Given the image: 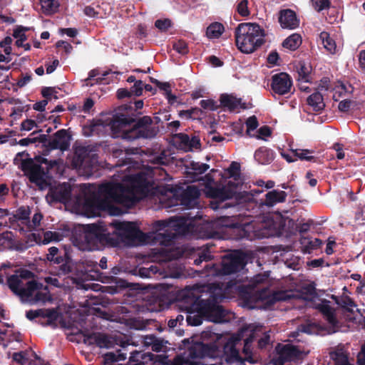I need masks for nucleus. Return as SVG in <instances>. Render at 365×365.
Returning a JSON list of instances; mask_svg holds the SVG:
<instances>
[{"label": "nucleus", "instance_id": "nucleus-1", "mask_svg": "<svg viewBox=\"0 0 365 365\" xmlns=\"http://www.w3.org/2000/svg\"><path fill=\"white\" fill-rule=\"evenodd\" d=\"M112 137L120 138L128 142L138 139H152L158 133L159 129L153 125L150 116L140 118L115 113L110 123Z\"/></svg>", "mask_w": 365, "mask_h": 365}, {"label": "nucleus", "instance_id": "nucleus-2", "mask_svg": "<svg viewBox=\"0 0 365 365\" xmlns=\"http://www.w3.org/2000/svg\"><path fill=\"white\" fill-rule=\"evenodd\" d=\"M81 194L76 197V202L82 206L88 217L101 215L102 212L113 207V202L120 203L116 192L121 187L113 182L101 184L96 190L90 184H82Z\"/></svg>", "mask_w": 365, "mask_h": 365}, {"label": "nucleus", "instance_id": "nucleus-3", "mask_svg": "<svg viewBox=\"0 0 365 365\" xmlns=\"http://www.w3.org/2000/svg\"><path fill=\"white\" fill-rule=\"evenodd\" d=\"M111 225L104 222L83 225V232L79 235L82 249L93 251L102 250L106 246H117V237L112 232Z\"/></svg>", "mask_w": 365, "mask_h": 365}, {"label": "nucleus", "instance_id": "nucleus-4", "mask_svg": "<svg viewBox=\"0 0 365 365\" xmlns=\"http://www.w3.org/2000/svg\"><path fill=\"white\" fill-rule=\"evenodd\" d=\"M193 220L190 213H185L170 217L168 220H158L155 222L156 230L155 240L164 246L171 245L178 234H185L189 229L188 221Z\"/></svg>", "mask_w": 365, "mask_h": 365}, {"label": "nucleus", "instance_id": "nucleus-5", "mask_svg": "<svg viewBox=\"0 0 365 365\" xmlns=\"http://www.w3.org/2000/svg\"><path fill=\"white\" fill-rule=\"evenodd\" d=\"M264 30L257 23H241L235 31L236 46L244 53L257 51L264 43Z\"/></svg>", "mask_w": 365, "mask_h": 365}, {"label": "nucleus", "instance_id": "nucleus-6", "mask_svg": "<svg viewBox=\"0 0 365 365\" xmlns=\"http://www.w3.org/2000/svg\"><path fill=\"white\" fill-rule=\"evenodd\" d=\"M214 287L215 289H217L215 284H212L207 299L196 297L192 304L195 311L204 316L206 320L219 323L225 321V310L219 304L224 297L222 293H215V290H212Z\"/></svg>", "mask_w": 365, "mask_h": 365}, {"label": "nucleus", "instance_id": "nucleus-7", "mask_svg": "<svg viewBox=\"0 0 365 365\" xmlns=\"http://www.w3.org/2000/svg\"><path fill=\"white\" fill-rule=\"evenodd\" d=\"M129 185L113 182L121 187L120 191L116 192L119 197L120 204L127 207L134 205L138 199L136 192H144L148 187V181L143 173H139L128 177Z\"/></svg>", "mask_w": 365, "mask_h": 365}, {"label": "nucleus", "instance_id": "nucleus-8", "mask_svg": "<svg viewBox=\"0 0 365 365\" xmlns=\"http://www.w3.org/2000/svg\"><path fill=\"white\" fill-rule=\"evenodd\" d=\"M34 277V273L28 269H22L19 274H12L7 279V284L9 289L21 298L29 299L34 295V291L41 289L43 284L34 279L26 283L24 280L30 279Z\"/></svg>", "mask_w": 365, "mask_h": 365}, {"label": "nucleus", "instance_id": "nucleus-9", "mask_svg": "<svg viewBox=\"0 0 365 365\" xmlns=\"http://www.w3.org/2000/svg\"><path fill=\"white\" fill-rule=\"evenodd\" d=\"M113 235L116 236L118 245L123 242L129 245L145 243L147 235L133 222L111 223Z\"/></svg>", "mask_w": 365, "mask_h": 365}, {"label": "nucleus", "instance_id": "nucleus-10", "mask_svg": "<svg viewBox=\"0 0 365 365\" xmlns=\"http://www.w3.org/2000/svg\"><path fill=\"white\" fill-rule=\"evenodd\" d=\"M245 264V254L235 250L222 258L221 264L215 267V274L223 276L234 274L242 270Z\"/></svg>", "mask_w": 365, "mask_h": 365}, {"label": "nucleus", "instance_id": "nucleus-11", "mask_svg": "<svg viewBox=\"0 0 365 365\" xmlns=\"http://www.w3.org/2000/svg\"><path fill=\"white\" fill-rule=\"evenodd\" d=\"M248 331V327H243L237 333L233 334L229 337L223 346V353L227 363H233L235 361L242 364L243 358L240 355L237 346L241 342L245 336V332Z\"/></svg>", "mask_w": 365, "mask_h": 365}, {"label": "nucleus", "instance_id": "nucleus-12", "mask_svg": "<svg viewBox=\"0 0 365 365\" xmlns=\"http://www.w3.org/2000/svg\"><path fill=\"white\" fill-rule=\"evenodd\" d=\"M241 185L239 182L229 181L222 187H210L207 188V195L221 202L228 199L238 198L241 195L238 192V187Z\"/></svg>", "mask_w": 365, "mask_h": 365}, {"label": "nucleus", "instance_id": "nucleus-13", "mask_svg": "<svg viewBox=\"0 0 365 365\" xmlns=\"http://www.w3.org/2000/svg\"><path fill=\"white\" fill-rule=\"evenodd\" d=\"M21 170L28 175L31 182L41 189L47 185L45 180L46 172L40 164L35 163L33 159L27 158L26 160H22Z\"/></svg>", "mask_w": 365, "mask_h": 365}, {"label": "nucleus", "instance_id": "nucleus-14", "mask_svg": "<svg viewBox=\"0 0 365 365\" xmlns=\"http://www.w3.org/2000/svg\"><path fill=\"white\" fill-rule=\"evenodd\" d=\"M270 87L274 95L284 96L291 92L292 79L287 73H276L271 78Z\"/></svg>", "mask_w": 365, "mask_h": 365}, {"label": "nucleus", "instance_id": "nucleus-15", "mask_svg": "<svg viewBox=\"0 0 365 365\" xmlns=\"http://www.w3.org/2000/svg\"><path fill=\"white\" fill-rule=\"evenodd\" d=\"M232 238L236 240L247 239L252 240L257 235L253 230V225L250 223H233L227 226Z\"/></svg>", "mask_w": 365, "mask_h": 365}, {"label": "nucleus", "instance_id": "nucleus-16", "mask_svg": "<svg viewBox=\"0 0 365 365\" xmlns=\"http://www.w3.org/2000/svg\"><path fill=\"white\" fill-rule=\"evenodd\" d=\"M71 185L68 182H63L51 188L49 195L52 201L66 204L71 199Z\"/></svg>", "mask_w": 365, "mask_h": 365}, {"label": "nucleus", "instance_id": "nucleus-17", "mask_svg": "<svg viewBox=\"0 0 365 365\" xmlns=\"http://www.w3.org/2000/svg\"><path fill=\"white\" fill-rule=\"evenodd\" d=\"M278 20L282 29L292 30L299 26V19L297 18L295 11L290 9L280 10Z\"/></svg>", "mask_w": 365, "mask_h": 365}, {"label": "nucleus", "instance_id": "nucleus-18", "mask_svg": "<svg viewBox=\"0 0 365 365\" xmlns=\"http://www.w3.org/2000/svg\"><path fill=\"white\" fill-rule=\"evenodd\" d=\"M200 195V190L195 185H188L180 195V203L181 205L190 209L196 203V200L199 198Z\"/></svg>", "mask_w": 365, "mask_h": 365}, {"label": "nucleus", "instance_id": "nucleus-19", "mask_svg": "<svg viewBox=\"0 0 365 365\" xmlns=\"http://www.w3.org/2000/svg\"><path fill=\"white\" fill-rule=\"evenodd\" d=\"M57 312L54 309H38L36 310L30 309L26 312V317L32 321L38 317L47 319L46 324H51L57 319Z\"/></svg>", "mask_w": 365, "mask_h": 365}, {"label": "nucleus", "instance_id": "nucleus-20", "mask_svg": "<svg viewBox=\"0 0 365 365\" xmlns=\"http://www.w3.org/2000/svg\"><path fill=\"white\" fill-rule=\"evenodd\" d=\"M92 148L90 146H78L75 149L73 163L76 167L86 166L90 162Z\"/></svg>", "mask_w": 365, "mask_h": 365}, {"label": "nucleus", "instance_id": "nucleus-21", "mask_svg": "<svg viewBox=\"0 0 365 365\" xmlns=\"http://www.w3.org/2000/svg\"><path fill=\"white\" fill-rule=\"evenodd\" d=\"M56 264H59L57 275L65 276L72 272L71 258L69 255L64 252L63 256H56L53 259L48 260Z\"/></svg>", "mask_w": 365, "mask_h": 365}, {"label": "nucleus", "instance_id": "nucleus-22", "mask_svg": "<svg viewBox=\"0 0 365 365\" xmlns=\"http://www.w3.org/2000/svg\"><path fill=\"white\" fill-rule=\"evenodd\" d=\"M258 298L261 300H266V304L268 305H273L277 302L285 301L287 294L284 292L270 293L269 288H263L259 291Z\"/></svg>", "mask_w": 365, "mask_h": 365}, {"label": "nucleus", "instance_id": "nucleus-23", "mask_svg": "<svg viewBox=\"0 0 365 365\" xmlns=\"http://www.w3.org/2000/svg\"><path fill=\"white\" fill-rule=\"evenodd\" d=\"M277 349L278 354H281L287 361L300 359L303 353L297 346L290 344L282 345L279 349L277 347Z\"/></svg>", "mask_w": 365, "mask_h": 365}, {"label": "nucleus", "instance_id": "nucleus-24", "mask_svg": "<svg viewBox=\"0 0 365 365\" xmlns=\"http://www.w3.org/2000/svg\"><path fill=\"white\" fill-rule=\"evenodd\" d=\"M254 158L261 165L270 164L274 159V152L265 146H262L255 152Z\"/></svg>", "mask_w": 365, "mask_h": 365}, {"label": "nucleus", "instance_id": "nucleus-25", "mask_svg": "<svg viewBox=\"0 0 365 365\" xmlns=\"http://www.w3.org/2000/svg\"><path fill=\"white\" fill-rule=\"evenodd\" d=\"M317 309L329 324L332 326L337 324L338 321L335 315V310L329 305V301L324 300L322 303L317 305Z\"/></svg>", "mask_w": 365, "mask_h": 365}, {"label": "nucleus", "instance_id": "nucleus-26", "mask_svg": "<svg viewBox=\"0 0 365 365\" xmlns=\"http://www.w3.org/2000/svg\"><path fill=\"white\" fill-rule=\"evenodd\" d=\"M287 196V194L284 191L272 190L266 193L264 204L272 207L277 203L285 202Z\"/></svg>", "mask_w": 365, "mask_h": 365}, {"label": "nucleus", "instance_id": "nucleus-27", "mask_svg": "<svg viewBox=\"0 0 365 365\" xmlns=\"http://www.w3.org/2000/svg\"><path fill=\"white\" fill-rule=\"evenodd\" d=\"M220 102L222 107L227 108L230 111H235L242 104L241 98L227 93L220 96Z\"/></svg>", "mask_w": 365, "mask_h": 365}, {"label": "nucleus", "instance_id": "nucleus-28", "mask_svg": "<svg viewBox=\"0 0 365 365\" xmlns=\"http://www.w3.org/2000/svg\"><path fill=\"white\" fill-rule=\"evenodd\" d=\"M143 100L135 101L133 103L129 101L127 103H124L118 107V112L116 113H123L128 115V116H134V113L138 110L143 108Z\"/></svg>", "mask_w": 365, "mask_h": 365}, {"label": "nucleus", "instance_id": "nucleus-29", "mask_svg": "<svg viewBox=\"0 0 365 365\" xmlns=\"http://www.w3.org/2000/svg\"><path fill=\"white\" fill-rule=\"evenodd\" d=\"M307 104L310 106L313 110L316 112L324 110L325 103L324 102L323 96L319 91L313 93L307 98Z\"/></svg>", "mask_w": 365, "mask_h": 365}, {"label": "nucleus", "instance_id": "nucleus-30", "mask_svg": "<svg viewBox=\"0 0 365 365\" xmlns=\"http://www.w3.org/2000/svg\"><path fill=\"white\" fill-rule=\"evenodd\" d=\"M290 151L293 156L297 160H300L302 161H309V162H316L317 158L312 155V154L314 153L313 150L309 149H290Z\"/></svg>", "mask_w": 365, "mask_h": 365}, {"label": "nucleus", "instance_id": "nucleus-31", "mask_svg": "<svg viewBox=\"0 0 365 365\" xmlns=\"http://www.w3.org/2000/svg\"><path fill=\"white\" fill-rule=\"evenodd\" d=\"M302 42V40L300 34L294 33L284 40L282 46L291 51H295L300 46Z\"/></svg>", "mask_w": 365, "mask_h": 365}, {"label": "nucleus", "instance_id": "nucleus-32", "mask_svg": "<svg viewBox=\"0 0 365 365\" xmlns=\"http://www.w3.org/2000/svg\"><path fill=\"white\" fill-rule=\"evenodd\" d=\"M319 38L322 41L324 48L331 54L336 53V44L335 41L330 36V34L326 31H322L319 34Z\"/></svg>", "mask_w": 365, "mask_h": 365}, {"label": "nucleus", "instance_id": "nucleus-33", "mask_svg": "<svg viewBox=\"0 0 365 365\" xmlns=\"http://www.w3.org/2000/svg\"><path fill=\"white\" fill-rule=\"evenodd\" d=\"M300 243L304 246V251L310 253L312 250L319 248L322 244V241L318 238L312 240L303 237L300 240Z\"/></svg>", "mask_w": 365, "mask_h": 365}, {"label": "nucleus", "instance_id": "nucleus-34", "mask_svg": "<svg viewBox=\"0 0 365 365\" xmlns=\"http://www.w3.org/2000/svg\"><path fill=\"white\" fill-rule=\"evenodd\" d=\"M224 26L219 22L211 24L206 30V35L209 38H217L224 31Z\"/></svg>", "mask_w": 365, "mask_h": 365}, {"label": "nucleus", "instance_id": "nucleus-35", "mask_svg": "<svg viewBox=\"0 0 365 365\" xmlns=\"http://www.w3.org/2000/svg\"><path fill=\"white\" fill-rule=\"evenodd\" d=\"M53 137L57 140L59 145L61 146V150H66L70 145L69 137L68 136L67 130L61 129L53 135Z\"/></svg>", "mask_w": 365, "mask_h": 365}, {"label": "nucleus", "instance_id": "nucleus-36", "mask_svg": "<svg viewBox=\"0 0 365 365\" xmlns=\"http://www.w3.org/2000/svg\"><path fill=\"white\" fill-rule=\"evenodd\" d=\"M40 3L43 13L46 15L55 13L59 6L57 0H40Z\"/></svg>", "mask_w": 365, "mask_h": 365}, {"label": "nucleus", "instance_id": "nucleus-37", "mask_svg": "<svg viewBox=\"0 0 365 365\" xmlns=\"http://www.w3.org/2000/svg\"><path fill=\"white\" fill-rule=\"evenodd\" d=\"M204 319V316L195 311V309L192 308V304L190 307V311H189L188 314L187 315L186 321L187 324L191 326H199L202 323Z\"/></svg>", "mask_w": 365, "mask_h": 365}, {"label": "nucleus", "instance_id": "nucleus-38", "mask_svg": "<svg viewBox=\"0 0 365 365\" xmlns=\"http://www.w3.org/2000/svg\"><path fill=\"white\" fill-rule=\"evenodd\" d=\"M297 71L299 76V80H302L304 82L309 81V74L312 71V68L309 65L306 63L304 61H299L297 66Z\"/></svg>", "mask_w": 365, "mask_h": 365}, {"label": "nucleus", "instance_id": "nucleus-39", "mask_svg": "<svg viewBox=\"0 0 365 365\" xmlns=\"http://www.w3.org/2000/svg\"><path fill=\"white\" fill-rule=\"evenodd\" d=\"M12 232H4L0 234V250L11 249L13 245Z\"/></svg>", "mask_w": 365, "mask_h": 365}, {"label": "nucleus", "instance_id": "nucleus-40", "mask_svg": "<svg viewBox=\"0 0 365 365\" xmlns=\"http://www.w3.org/2000/svg\"><path fill=\"white\" fill-rule=\"evenodd\" d=\"M215 245L212 243H207L202 246V252L199 256L198 260L200 262H208L212 259V253L214 252L213 248Z\"/></svg>", "mask_w": 365, "mask_h": 365}, {"label": "nucleus", "instance_id": "nucleus-41", "mask_svg": "<svg viewBox=\"0 0 365 365\" xmlns=\"http://www.w3.org/2000/svg\"><path fill=\"white\" fill-rule=\"evenodd\" d=\"M103 125V123L101 120H98L97 121H93L89 125L84 126L83 128V133L86 136H91L97 133L98 131V128Z\"/></svg>", "mask_w": 365, "mask_h": 365}, {"label": "nucleus", "instance_id": "nucleus-42", "mask_svg": "<svg viewBox=\"0 0 365 365\" xmlns=\"http://www.w3.org/2000/svg\"><path fill=\"white\" fill-rule=\"evenodd\" d=\"M40 290L41 289L35 290L34 292H36L34 295V297L31 298L33 297V295H32L28 299H30L31 301H32L33 303L46 302H47V301L51 299V297L49 295V292H41Z\"/></svg>", "mask_w": 365, "mask_h": 365}, {"label": "nucleus", "instance_id": "nucleus-43", "mask_svg": "<svg viewBox=\"0 0 365 365\" xmlns=\"http://www.w3.org/2000/svg\"><path fill=\"white\" fill-rule=\"evenodd\" d=\"M248 0H240L236 6V11L242 17H247L250 15V11L248 8Z\"/></svg>", "mask_w": 365, "mask_h": 365}, {"label": "nucleus", "instance_id": "nucleus-44", "mask_svg": "<svg viewBox=\"0 0 365 365\" xmlns=\"http://www.w3.org/2000/svg\"><path fill=\"white\" fill-rule=\"evenodd\" d=\"M159 269L157 266L151 265L150 267H140L138 274L141 277L150 278L158 272Z\"/></svg>", "mask_w": 365, "mask_h": 365}, {"label": "nucleus", "instance_id": "nucleus-45", "mask_svg": "<svg viewBox=\"0 0 365 365\" xmlns=\"http://www.w3.org/2000/svg\"><path fill=\"white\" fill-rule=\"evenodd\" d=\"M173 49L181 55H186L189 53L187 43L182 39L178 40L173 43Z\"/></svg>", "mask_w": 365, "mask_h": 365}, {"label": "nucleus", "instance_id": "nucleus-46", "mask_svg": "<svg viewBox=\"0 0 365 365\" xmlns=\"http://www.w3.org/2000/svg\"><path fill=\"white\" fill-rule=\"evenodd\" d=\"M190 168L192 170L195 174L201 175L205 173L210 168V165L206 163L192 161L190 163Z\"/></svg>", "mask_w": 365, "mask_h": 365}, {"label": "nucleus", "instance_id": "nucleus-47", "mask_svg": "<svg viewBox=\"0 0 365 365\" xmlns=\"http://www.w3.org/2000/svg\"><path fill=\"white\" fill-rule=\"evenodd\" d=\"M331 359L336 362V365H339L341 363L346 364V360H348L347 356L342 351H335L330 353Z\"/></svg>", "mask_w": 365, "mask_h": 365}, {"label": "nucleus", "instance_id": "nucleus-48", "mask_svg": "<svg viewBox=\"0 0 365 365\" xmlns=\"http://www.w3.org/2000/svg\"><path fill=\"white\" fill-rule=\"evenodd\" d=\"M311 2L314 9L318 12L328 9L331 6L329 0H311Z\"/></svg>", "mask_w": 365, "mask_h": 365}, {"label": "nucleus", "instance_id": "nucleus-49", "mask_svg": "<svg viewBox=\"0 0 365 365\" xmlns=\"http://www.w3.org/2000/svg\"><path fill=\"white\" fill-rule=\"evenodd\" d=\"M44 243H48L51 241L59 242L62 240L63 235L58 232L46 231L44 232Z\"/></svg>", "mask_w": 365, "mask_h": 365}, {"label": "nucleus", "instance_id": "nucleus-50", "mask_svg": "<svg viewBox=\"0 0 365 365\" xmlns=\"http://www.w3.org/2000/svg\"><path fill=\"white\" fill-rule=\"evenodd\" d=\"M200 112L201 110L198 108L182 110L179 112V116L182 118L186 119L195 118V115H197Z\"/></svg>", "mask_w": 365, "mask_h": 365}, {"label": "nucleus", "instance_id": "nucleus-51", "mask_svg": "<svg viewBox=\"0 0 365 365\" xmlns=\"http://www.w3.org/2000/svg\"><path fill=\"white\" fill-rule=\"evenodd\" d=\"M155 26L160 31L165 32L172 26V21L169 19H158L155 22Z\"/></svg>", "mask_w": 365, "mask_h": 365}, {"label": "nucleus", "instance_id": "nucleus-52", "mask_svg": "<svg viewBox=\"0 0 365 365\" xmlns=\"http://www.w3.org/2000/svg\"><path fill=\"white\" fill-rule=\"evenodd\" d=\"M12 359L15 362L21 364L26 365L28 363L29 359L27 357L26 351L15 352L12 355Z\"/></svg>", "mask_w": 365, "mask_h": 365}, {"label": "nucleus", "instance_id": "nucleus-53", "mask_svg": "<svg viewBox=\"0 0 365 365\" xmlns=\"http://www.w3.org/2000/svg\"><path fill=\"white\" fill-rule=\"evenodd\" d=\"M242 353L245 355V357L243 358L242 364H243L245 363V361H248L250 364L255 363V361L254 360V359L252 357V345L244 344V346L242 349Z\"/></svg>", "mask_w": 365, "mask_h": 365}, {"label": "nucleus", "instance_id": "nucleus-54", "mask_svg": "<svg viewBox=\"0 0 365 365\" xmlns=\"http://www.w3.org/2000/svg\"><path fill=\"white\" fill-rule=\"evenodd\" d=\"M29 210L22 206L16 210L15 214H14V217L19 220H27L29 217Z\"/></svg>", "mask_w": 365, "mask_h": 365}, {"label": "nucleus", "instance_id": "nucleus-55", "mask_svg": "<svg viewBox=\"0 0 365 365\" xmlns=\"http://www.w3.org/2000/svg\"><path fill=\"white\" fill-rule=\"evenodd\" d=\"M29 30V28L28 27L17 26L16 29L14 30L13 36L16 39H23L24 41H26L27 36L25 32Z\"/></svg>", "mask_w": 365, "mask_h": 365}, {"label": "nucleus", "instance_id": "nucleus-56", "mask_svg": "<svg viewBox=\"0 0 365 365\" xmlns=\"http://www.w3.org/2000/svg\"><path fill=\"white\" fill-rule=\"evenodd\" d=\"M132 96H140L143 91V82L141 80L135 81L130 89Z\"/></svg>", "mask_w": 365, "mask_h": 365}, {"label": "nucleus", "instance_id": "nucleus-57", "mask_svg": "<svg viewBox=\"0 0 365 365\" xmlns=\"http://www.w3.org/2000/svg\"><path fill=\"white\" fill-rule=\"evenodd\" d=\"M200 105L203 109L216 110L219 108L220 106L217 102L212 99L202 100Z\"/></svg>", "mask_w": 365, "mask_h": 365}, {"label": "nucleus", "instance_id": "nucleus-58", "mask_svg": "<svg viewBox=\"0 0 365 365\" xmlns=\"http://www.w3.org/2000/svg\"><path fill=\"white\" fill-rule=\"evenodd\" d=\"M81 333L83 336V341L85 344L88 345L96 344L94 341H96V333H89L88 330L81 331Z\"/></svg>", "mask_w": 365, "mask_h": 365}, {"label": "nucleus", "instance_id": "nucleus-59", "mask_svg": "<svg viewBox=\"0 0 365 365\" xmlns=\"http://www.w3.org/2000/svg\"><path fill=\"white\" fill-rule=\"evenodd\" d=\"M143 354L139 351H134L131 354L129 361L126 365H145L143 361H139L138 357L142 358Z\"/></svg>", "mask_w": 365, "mask_h": 365}, {"label": "nucleus", "instance_id": "nucleus-60", "mask_svg": "<svg viewBox=\"0 0 365 365\" xmlns=\"http://www.w3.org/2000/svg\"><path fill=\"white\" fill-rule=\"evenodd\" d=\"M268 275L264 274H258L253 277L250 281V285L256 287L258 284H262L267 280Z\"/></svg>", "mask_w": 365, "mask_h": 365}, {"label": "nucleus", "instance_id": "nucleus-61", "mask_svg": "<svg viewBox=\"0 0 365 365\" xmlns=\"http://www.w3.org/2000/svg\"><path fill=\"white\" fill-rule=\"evenodd\" d=\"M246 125L247 132L255 130L259 125L257 117L255 115L249 117L246 120Z\"/></svg>", "mask_w": 365, "mask_h": 365}, {"label": "nucleus", "instance_id": "nucleus-62", "mask_svg": "<svg viewBox=\"0 0 365 365\" xmlns=\"http://www.w3.org/2000/svg\"><path fill=\"white\" fill-rule=\"evenodd\" d=\"M96 341H94L96 342V345H97L99 347L106 346V344L108 343V337L104 334L96 333Z\"/></svg>", "mask_w": 365, "mask_h": 365}, {"label": "nucleus", "instance_id": "nucleus-63", "mask_svg": "<svg viewBox=\"0 0 365 365\" xmlns=\"http://www.w3.org/2000/svg\"><path fill=\"white\" fill-rule=\"evenodd\" d=\"M353 101L349 99L343 100L341 102H339L338 108L339 111L345 113L347 112L352 105Z\"/></svg>", "mask_w": 365, "mask_h": 365}, {"label": "nucleus", "instance_id": "nucleus-64", "mask_svg": "<svg viewBox=\"0 0 365 365\" xmlns=\"http://www.w3.org/2000/svg\"><path fill=\"white\" fill-rule=\"evenodd\" d=\"M35 126H36V123L35 120L31 119H26L24 121H22L21 124V129L23 130H31L33 129Z\"/></svg>", "mask_w": 365, "mask_h": 365}]
</instances>
